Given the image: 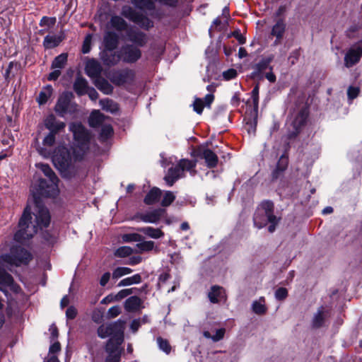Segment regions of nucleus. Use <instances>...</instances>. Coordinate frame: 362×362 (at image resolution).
Here are the masks:
<instances>
[{
  "mask_svg": "<svg viewBox=\"0 0 362 362\" xmlns=\"http://www.w3.org/2000/svg\"><path fill=\"white\" fill-rule=\"evenodd\" d=\"M35 221H31L30 209L27 206L20 218L18 230L14 234V240L19 243L31 238L37 233L38 228L42 229L49 226L50 222L49 213L45 207L36 203L35 212Z\"/></svg>",
  "mask_w": 362,
  "mask_h": 362,
  "instance_id": "1",
  "label": "nucleus"
},
{
  "mask_svg": "<svg viewBox=\"0 0 362 362\" xmlns=\"http://www.w3.org/2000/svg\"><path fill=\"white\" fill-rule=\"evenodd\" d=\"M30 259L31 255L27 250L20 246H13L9 254L0 256V267L7 264L19 266L27 264ZM6 286L14 288L13 277L4 270L0 269V290L4 291V287Z\"/></svg>",
  "mask_w": 362,
  "mask_h": 362,
  "instance_id": "2",
  "label": "nucleus"
},
{
  "mask_svg": "<svg viewBox=\"0 0 362 362\" xmlns=\"http://www.w3.org/2000/svg\"><path fill=\"white\" fill-rule=\"evenodd\" d=\"M36 166L40 168L45 175L47 177L49 180V184H47L46 180H40V194L46 197H55L59 193L58 182L59 179L53 172L52 168L47 164L37 163Z\"/></svg>",
  "mask_w": 362,
  "mask_h": 362,
  "instance_id": "3",
  "label": "nucleus"
},
{
  "mask_svg": "<svg viewBox=\"0 0 362 362\" xmlns=\"http://www.w3.org/2000/svg\"><path fill=\"white\" fill-rule=\"evenodd\" d=\"M124 322L118 320L109 325H102L98 329V335L102 339L109 336L111 338L108 341L112 340V344H122L124 341Z\"/></svg>",
  "mask_w": 362,
  "mask_h": 362,
  "instance_id": "4",
  "label": "nucleus"
},
{
  "mask_svg": "<svg viewBox=\"0 0 362 362\" xmlns=\"http://www.w3.org/2000/svg\"><path fill=\"white\" fill-rule=\"evenodd\" d=\"M195 166V161L188 159H182L176 166L169 168L164 180L168 185L171 187L177 180L184 176V172L185 170L192 171L194 173L195 171L193 169Z\"/></svg>",
  "mask_w": 362,
  "mask_h": 362,
  "instance_id": "5",
  "label": "nucleus"
},
{
  "mask_svg": "<svg viewBox=\"0 0 362 362\" xmlns=\"http://www.w3.org/2000/svg\"><path fill=\"white\" fill-rule=\"evenodd\" d=\"M69 129L73 133L76 148L74 153L77 152L78 148L83 154L89 148V141L90 135L88 131L80 122H73L69 125Z\"/></svg>",
  "mask_w": 362,
  "mask_h": 362,
  "instance_id": "6",
  "label": "nucleus"
},
{
  "mask_svg": "<svg viewBox=\"0 0 362 362\" xmlns=\"http://www.w3.org/2000/svg\"><path fill=\"white\" fill-rule=\"evenodd\" d=\"M274 204L270 201L261 203L254 216V224L259 228L265 226L268 221H274L275 216L273 214Z\"/></svg>",
  "mask_w": 362,
  "mask_h": 362,
  "instance_id": "7",
  "label": "nucleus"
},
{
  "mask_svg": "<svg viewBox=\"0 0 362 362\" xmlns=\"http://www.w3.org/2000/svg\"><path fill=\"white\" fill-rule=\"evenodd\" d=\"M54 166L59 170H66L71 163V156L69 150L64 146H59L52 155Z\"/></svg>",
  "mask_w": 362,
  "mask_h": 362,
  "instance_id": "8",
  "label": "nucleus"
},
{
  "mask_svg": "<svg viewBox=\"0 0 362 362\" xmlns=\"http://www.w3.org/2000/svg\"><path fill=\"white\" fill-rule=\"evenodd\" d=\"M122 14L125 18L137 23L141 27L144 28H149L153 26V22L147 17L134 11L130 6H123L122 8Z\"/></svg>",
  "mask_w": 362,
  "mask_h": 362,
  "instance_id": "9",
  "label": "nucleus"
},
{
  "mask_svg": "<svg viewBox=\"0 0 362 362\" xmlns=\"http://www.w3.org/2000/svg\"><path fill=\"white\" fill-rule=\"evenodd\" d=\"M362 57V42L351 46L344 57V64L347 68L358 63Z\"/></svg>",
  "mask_w": 362,
  "mask_h": 362,
  "instance_id": "10",
  "label": "nucleus"
},
{
  "mask_svg": "<svg viewBox=\"0 0 362 362\" xmlns=\"http://www.w3.org/2000/svg\"><path fill=\"white\" fill-rule=\"evenodd\" d=\"M71 93L66 92L63 93L58 99L54 110L59 116L64 117L66 113L71 112L72 106L71 103Z\"/></svg>",
  "mask_w": 362,
  "mask_h": 362,
  "instance_id": "11",
  "label": "nucleus"
},
{
  "mask_svg": "<svg viewBox=\"0 0 362 362\" xmlns=\"http://www.w3.org/2000/svg\"><path fill=\"white\" fill-rule=\"evenodd\" d=\"M141 55L140 49L132 45L124 46L121 49V57L125 62H135L141 57Z\"/></svg>",
  "mask_w": 362,
  "mask_h": 362,
  "instance_id": "12",
  "label": "nucleus"
},
{
  "mask_svg": "<svg viewBox=\"0 0 362 362\" xmlns=\"http://www.w3.org/2000/svg\"><path fill=\"white\" fill-rule=\"evenodd\" d=\"M121 344H112V341H108L106 345V351L108 356L105 359V362H119L122 349L120 348Z\"/></svg>",
  "mask_w": 362,
  "mask_h": 362,
  "instance_id": "13",
  "label": "nucleus"
},
{
  "mask_svg": "<svg viewBox=\"0 0 362 362\" xmlns=\"http://www.w3.org/2000/svg\"><path fill=\"white\" fill-rule=\"evenodd\" d=\"M308 112L306 109L300 110L294 117L291 122V125L295 130L291 133V136H296L298 133L300 129L305 124Z\"/></svg>",
  "mask_w": 362,
  "mask_h": 362,
  "instance_id": "14",
  "label": "nucleus"
},
{
  "mask_svg": "<svg viewBox=\"0 0 362 362\" xmlns=\"http://www.w3.org/2000/svg\"><path fill=\"white\" fill-rule=\"evenodd\" d=\"M127 39L138 46L142 47L146 42V35L134 28H129L127 31Z\"/></svg>",
  "mask_w": 362,
  "mask_h": 362,
  "instance_id": "15",
  "label": "nucleus"
},
{
  "mask_svg": "<svg viewBox=\"0 0 362 362\" xmlns=\"http://www.w3.org/2000/svg\"><path fill=\"white\" fill-rule=\"evenodd\" d=\"M45 126L50 132L57 134L64 129L66 124L63 122L57 120L53 115H49L45 120Z\"/></svg>",
  "mask_w": 362,
  "mask_h": 362,
  "instance_id": "16",
  "label": "nucleus"
},
{
  "mask_svg": "<svg viewBox=\"0 0 362 362\" xmlns=\"http://www.w3.org/2000/svg\"><path fill=\"white\" fill-rule=\"evenodd\" d=\"M133 73L130 70H123L115 73L112 77V81L113 83L117 86L124 85L133 78Z\"/></svg>",
  "mask_w": 362,
  "mask_h": 362,
  "instance_id": "17",
  "label": "nucleus"
},
{
  "mask_svg": "<svg viewBox=\"0 0 362 362\" xmlns=\"http://www.w3.org/2000/svg\"><path fill=\"white\" fill-rule=\"evenodd\" d=\"M199 156L205 160L208 168H212L216 166L218 163V156L210 149L205 148L199 150Z\"/></svg>",
  "mask_w": 362,
  "mask_h": 362,
  "instance_id": "18",
  "label": "nucleus"
},
{
  "mask_svg": "<svg viewBox=\"0 0 362 362\" xmlns=\"http://www.w3.org/2000/svg\"><path fill=\"white\" fill-rule=\"evenodd\" d=\"M85 70L88 76L96 79L100 77L102 68L98 62L90 59L87 62Z\"/></svg>",
  "mask_w": 362,
  "mask_h": 362,
  "instance_id": "19",
  "label": "nucleus"
},
{
  "mask_svg": "<svg viewBox=\"0 0 362 362\" xmlns=\"http://www.w3.org/2000/svg\"><path fill=\"white\" fill-rule=\"evenodd\" d=\"M286 30V24L282 20H279L272 27L271 35L276 37L274 45L280 43Z\"/></svg>",
  "mask_w": 362,
  "mask_h": 362,
  "instance_id": "20",
  "label": "nucleus"
},
{
  "mask_svg": "<svg viewBox=\"0 0 362 362\" xmlns=\"http://www.w3.org/2000/svg\"><path fill=\"white\" fill-rule=\"evenodd\" d=\"M106 119L109 118L105 117L99 110H93L89 117L88 122L90 127H98L105 124V121Z\"/></svg>",
  "mask_w": 362,
  "mask_h": 362,
  "instance_id": "21",
  "label": "nucleus"
},
{
  "mask_svg": "<svg viewBox=\"0 0 362 362\" xmlns=\"http://www.w3.org/2000/svg\"><path fill=\"white\" fill-rule=\"evenodd\" d=\"M163 212H164L163 209H155L152 211L142 214L141 216V219L142 221H144L145 223H156L160 220Z\"/></svg>",
  "mask_w": 362,
  "mask_h": 362,
  "instance_id": "22",
  "label": "nucleus"
},
{
  "mask_svg": "<svg viewBox=\"0 0 362 362\" xmlns=\"http://www.w3.org/2000/svg\"><path fill=\"white\" fill-rule=\"evenodd\" d=\"M137 230L144 233L147 237L158 239L164 236V233L160 228H156L151 226L142 227L137 228Z\"/></svg>",
  "mask_w": 362,
  "mask_h": 362,
  "instance_id": "23",
  "label": "nucleus"
},
{
  "mask_svg": "<svg viewBox=\"0 0 362 362\" xmlns=\"http://www.w3.org/2000/svg\"><path fill=\"white\" fill-rule=\"evenodd\" d=\"M118 44V37L113 32H107L104 36V46L106 49L112 51L115 49Z\"/></svg>",
  "mask_w": 362,
  "mask_h": 362,
  "instance_id": "24",
  "label": "nucleus"
},
{
  "mask_svg": "<svg viewBox=\"0 0 362 362\" xmlns=\"http://www.w3.org/2000/svg\"><path fill=\"white\" fill-rule=\"evenodd\" d=\"M327 315V310L324 307H320L313 317V327L315 328L322 327Z\"/></svg>",
  "mask_w": 362,
  "mask_h": 362,
  "instance_id": "25",
  "label": "nucleus"
},
{
  "mask_svg": "<svg viewBox=\"0 0 362 362\" xmlns=\"http://www.w3.org/2000/svg\"><path fill=\"white\" fill-rule=\"evenodd\" d=\"M63 39L62 35H48L44 38L43 45L46 49H52L58 46Z\"/></svg>",
  "mask_w": 362,
  "mask_h": 362,
  "instance_id": "26",
  "label": "nucleus"
},
{
  "mask_svg": "<svg viewBox=\"0 0 362 362\" xmlns=\"http://www.w3.org/2000/svg\"><path fill=\"white\" fill-rule=\"evenodd\" d=\"M209 298L211 303H218L225 298L224 291L222 287L214 286L209 293Z\"/></svg>",
  "mask_w": 362,
  "mask_h": 362,
  "instance_id": "27",
  "label": "nucleus"
},
{
  "mask_svg": "<svg viewBox=\"0 0 362 362\" xmlns=\"http://www.w3.org/2000/svg\"><path fill=\"white\" fill-rule=\"evenodd\" d=\"M161 196V190L159 188L153 187L151 189L144 198V202L146 204H153L157 202Z\"/></svg>",
  "mask_w": 362,
  "mask_h": 362,
  "instance_id": "28",
  "label": "nucleus"
},
{
  "mask_svg": "<svg viewBox=\"0 0 362 362\" xmlns=\"http://www.w3.org/2000/svg\"><path fill=\"white\" fill-rule=\"evenodd\" d=\"M74 88L78 95H82L86 93L89 88L85 78L78 77L74 82Z\"/></svg>",
  "mask_w": 362,
  "mask_h": 362,
  "instance_id": "29",
  "label": "nucleus"
},
{
  "mask_svg": "<svg viewBox=\"0 0 362 362\" xmlns=\"http://www.w3.org/2000/svg\"><path fill=\"white\" fill-rule=\"evenodd\" d=\"M95 86L103 93L109 95L112 93L113 88L111 84L103 78H98L95 81Z\"/></svg>",
  "mask_w": 362,
  "mask_h": 362,
  "instance_id": "30",
  "label": "nucleus"
},
{
  "mask_svg": "<svg viewBox=\"0 0 362 362\" xmlns=\"http://www.w3.org/2000/svg\"><path fill=\"white\" fill-rule=\"evenodd\" d=\"M99 103L103 110L111 113H115L118 110L117 104L110 99L106 98L100 100Z\"/></svg>",
  "mask_w": 362,
  "mask_h": 362,
  "instance_id": "31",
  "label": "nucleus"
},
{
  "mask_svg": "<svg viewBox=\"0 0 362 362\" xmlns=\"http://www.w3.org/2000/svg\"><path fill=\"white\" fill-rule=\"evenodd\" d=\"M111 26L118 31H123L127 29L126 21L120 16H114L110 19Z\"/></svg>",
  "mask_w": 362,
  "mask_h": 362,
  "instance_id": "32",
  "label": "nucleus"
},
{
  "mask_svg": "<svg viewBox=\"0 0 362 362\" xmlns=\"http://www.w3.org/2000/svg\"><path fill=\"white\" fill-rule=\"evenodd\" d=\"M252 309L257 315L264 314L267 311L264 298L260 297L258 300L254 301L252 305Z\"/></svg>",
  "mask_w": 362,
  "mask_h": 362,
  "instance_id": "33",
  "label": "nucleus"
},
{
  "mask_svg": "<svg viewBox=\"0 0 362 362\" xmlns=\"http://www.w3.org/2000/svg\"><path fill=\"white\" fill-rule=\"evenodd\" d=\"M141 303V300L139 297L132 296L125 301L124 307L128 311H134L139 308Z\"/></svg>",
  "mask_w": 362,
  "mask_h": 362,
  "instance_id": "34",
  "label": "nucleus"
},
{
  "mask_svg": "<svg viewBox=\"0 0 362 362\" xmlns=\"http://www.w3.org/2000/svg\"><path fill=\"white\" fill-rule=\"evenodd\" d=\"M132 3L137 8L143 10H153L154 3L152 0H131Z\"/></svg>",
  "mask_w": 362,
  "mask_h": 362,
  "instance_id": "35",
  "label": "nucleus"
},
{
  "mask_svg": "<svg viewBox=\"0 0 362 362\" xmlns=\"http://www.w3.org/2000/svg\"><path fill=\"white\" fill-rule=\"evenodd\" d=\"M141 276L140 274H134L130 277H127V278H125V279H123L122 280H121L119 284H118V286L119 287H122V286H130V285H132V284H139L141 283Z\"/></svg>",
  "mask_w": 362,
  "mask_h": 362,
  "instance_id": "36",
  "label": "nucleus"
},
{
  "mask_svg": "<svg viewBox=\"0 0 362 362\" xmlns=\"http://www.w3.org/2000/svg\"><path fill=\"white\" fill-rule=\"evenodd\" d=\"M67 54L62 53L54 58L52 63V69H61L64 67L67 62Z\"/></svg>",
  "mask_w": 362,
  "mask_h": 362,
  "instance_id": "37",
  "label": "nucleus"
},
{
  "mask_svg": "<svg viewBox=\"0 0 362 362\" xmlns=\"http://www.w3.org/2000/svg\"><path fill=\"white\" fill-rule=\"evenodd\" d=\"M52 93V88L51 86L45 87L42 90L40 93L37 98V102L40 105L46 103L48 99L50 98Z\"/></svg>",
  "mask_w": 362,
  "mask_h": 362,
  "instance_id": "38",
  "label": "nucleus"
},
{
  "mask_svg": "<svg viewBox=\"0 0 362 362\" xmlns=\"http://www.w3.org/2000/svg\"><path fill=\"white\" fill-rule=\"evenodd\" d=\"M113 134V129L111 124H104L102 126L101 132L100 134V139L103 141H106L109 138H110Z\"/></svg>",
  "mask_w": 362,
  "mask_h": 362,
  "instance_id": "39",
  "label": "nucleus"
},
{
  "mask_svg": "<svg viewBox=\"0 0 362 362\" xmlns=\"http://www.w3.org/2000/svg\"><path fill=\"white\" fill-rule=\"evenodd\" d=\"M155 243L151 240L141 241L136 244V247L139 252H149L153 250Z\"/></svg>",
  "mask_w": 362,
  "mask_h": 362,
  "instance_id": "40",
  "label": "nucleus"
},
{
  "mask_svg": "<svg viewBox=\"0 0 362 362\" xmlns=\"http://www.w3.org/2000/svg\"><path fill=\"white\" fill-rule=\"evenodd\" d=\"M134 252V250L129 246H122L117 248L115 252V255L118 257H126L130 256Z\"/></svg>",
  "mask_w": 362,
  "mask_h": 362,
  "instance_id": "41",
  "label": "nucleus"
},
{
  "mask_svg": "<svg viewBox=\"0 0 362 362\" xmlns=\"http://www.w3.org/2000/svg\"><path fill=\"white\" fill-rule=\"evenodd\" d=\"M273 59L274 55H270L262 59L258 64H256L257 70L259 71H264L269 66V64L273 61Z\"/></svg>",
  "mask_w": 362,
  "mask_h": 362,
  "instance_id": "42",
  "label": "nucleus"
},
{
  "mask_svg": "<svg viewBox=\"0 0 362 362\" xmlns=\"http://www.w3.org/2000/svg\"><path fill=\"white\" fill-rule=\"evenodd\" d=\"M132 272V269L129 267H117L112 272L113 279H119L123 276L129 274Z\"/></svg>",
  "mask_w": 362,
  "mask_h": 362,
  "instance_id": "43",
  "label": "nucleus"
},
{
  "mask_svg": "<svg viewBox=\"0 0 362 362\" xmlns=\"http://www.w3.org/2000/svg\"><path fill=\"white\" fill-rule=\"evenodd\" d=\"M175 199V194L170 191H166L161 202L163 206H170Z\"/></svg>",
  "mask_w": 362,
  "mask_h": 362,
  "instance_id": "44",
  "label": "nucleus"
},
{
  "mask_svg": "<svg viewBox=\"0 0 362 362\" xmlns=\"http://www.w3.org/2000/svg\"><path fill=\"white\" fill-rule=\"evenodd\" d=\"M157 343L159 348L166 354H169L171 350V347L166 339H163L161 337L157 338Z\"/></svg>",
  "mask_w": 362,
  "mask_h": 362,
  "instance_id": "45",
  "label": "nucleus"
},
{
  "mask_svg": "<svg viewBox=\"0 0 362 362\" xmlns=\"http://www.w3.org/2000/svg\"><path fill=\"white\" fill-rule=\"evenodd\" d=\"M122 238L124 242H141L143 240V237L139 233L126 234Z\"/></svg>",
  "mask_w": 362,
  "mask_h": 362,
  "instance_id": "46",
  "label": "nucleus"
},
{
  "mask_svg": "<svg viewBox=\"0 0 362 362\" xmlns=\"http://www.w3.org/2000/svg\"><path fill=\"white\" fill-rule=\"evenodd\" d=\"M136 288H125L119 291L115 296V300H120L125 297L132 294Z\"/></svg>",
  "mask_w": 362,
  "mask_h": 362,
  "instance_id": "47",
  "label": "nucleus"
},
{
  "mask_svg": "<svg viewBox=\"0 0 362 362\" xmlns=\"http://www.w3.org/2000/svg\"><path fill=\"white\" fill-rule=\"evenodd\" d=\"M56 134L49 132L43 139L42 144L44 146H52L55 143Z\"/></svg>",
  "mask_w": 362,
  "mask_h": 362,
  "instance_id": "48",
  "label": "nucleus"
},
{
  "mask_svg": "<svg viewBox=\"0 0 362 362\" xmlns=\"http://www.w3.org/2000/svg\"><path fill=\"white\" fill-rule=\"evenodd\" d=\"M56 23V18L54 17H47V16H44L42 18L41 21H40V26H47L48 28H51L52 26L54 25Z\"/></svg>",
  "mask_w": 362,
  "mask_h": 362,
  "instance_id": "49",
  "label": "nucleus"
},
{
  "mask_svg": "<svg viewBox=\"0 0 362 362\" xmlns=\"http://www.w3.org/2000/svg\"><path fill=\"white\" fill-rule=\"evenodd\" d=\"M92 40V35L90 34H88L86 36L83 47H82V52L84 54L88 53L90 50V44Z\"/></svg>",
  "mask_w": 362,
  "mask_h": 362,
  "instance_id": "50",
  "label": "nucleus"
},
{
  "mask_svg": "<svg viewBox=\"0 0 362 362\" xmlns=\"http://www.w3.org/2000/svg\"><path fill=\"white\" fill-rule=\"evenodd\" d=\"M360 89L358 87L349 86L347 90V95L349 100H353L359 94Z\"/></svg>",
  "mask_w": 362,
  "mask_h": 362,
  "instance_id": "51",
  "label": "nucleus"
},
{
  "mask_svg": "<svg viewBox=\"0 0 362 362\" xmlns=\"http://www.w3.org/2000/svg\"><path fill=\"white\" fill-rule=\"evenodd\" d=\"M204 106V100L200 98H196L193 103L194 110L199 115L202 113Z\"/></svg>",
  "mask_w": 362,
  "mask_h": 362,
  "instance_id": "52",
  "label": "nucleus"
},
{
  "mask_svg": "<svg viewBox=\"0 0 362 362\" xmlns=\"http://www.w3.org/2000/svg\"><path fill=\"white\" fill-rule=\"evenodd\" d=\"M288 296V291L285 288H279L275 292V298L279 300H284Z\"/></svg>",
  "mask_w": 362,
  "mask_h": 362,
  "instance_id": "53",
  "label": "nucleus"
},
{
  "mask_svg": "<svg viewBox=\"0 0 362 362\" xmlns=\"http://www.w3.org/2000/svg\"><path fill=\"white\" fill-rule=\"evenodd\" d=\"M121 313V308L118 305L111 307L107 311V316L113 318L118 316Z\"/></svg>",
  "mask_w": 362,
  "mask_h": 362,
  "instance_id": "54",
  "label": "nucleus"
},
{
  "mask_svg": "<svg viewBox=\"0 0 362 362\" xmlns=\"http://www.w3.org/2000/svg\"><path fill=\"white\" fill-rule=\"evenodd\" d=\"M237 76L236 70L233 69H228L223 73V76L226 80H230Z\"/></svg>",
  "mask_w": 362,
  "mask_h": 362,
  "instance_id": "55",
  "label": "nucleus"
},
{
  "mask_svg": "<svg viewBox=\"0 0 362 362\" xmlns=\"http://www.w3.org/2000/svg\"><path fill=\"white\" fill-rule=\"evenodd\" d=\"M225 334V329L221 328L218 330H216V334L212 336L211 339L214 341H218L221 339H222Z\"/></svg>",
  "mask_w": 362,
  "mask_h": 362,
  "instance_id": "56",
  "label": "nucleus"
},
{
  "mask_svg": "<svg viewBox=\"0 0 362 362\" xmlns=\"http://www.w3.org/2000/svg\"><path fill=\"white\" fill-rule=\"evenodd\" d=\"M77 312L74 307L70 306L67 308L66 311V316L68 319L72 320L74 319L76 316Z\"/></svg>",
  "mask_w": 362,
  "mask_h": 362,
  "instance_id": "57",
  "label": "nucleus"
},
{
  "mask_svg": "<svg viewBox=\"0 0 362 362\" xmlns=\"http://www.w3.org/2000/svg\"><path fill=\"white\" fill-rule=\"evenodd\" d=\"M251 99L252 100L254 115H255V117H257L259 107V95H251Z\"/></svg>",
  "mask_w": 362,
  "mask_h": 362,
  "instance_id": "58",
  "label": "nucleus"
},
{
  "mask_svg": "<svg viewBox=\"0 0 362 362\" xmlns=\"http://www.w3.org/2000/svg\"><path fill=\"white\" fill-rule=\"evenodd\" d=\"M60 351V344L59 342H54L49 347V354L54 355V354Z\"/></svg>",
  "mask_w": 362,
  "mask_h": 362,
  "instance_id": "59",
  "label": "nucleus"
},
{
  "mask_svg": "<svg viewBox=\"0 0 362 362\" xmlns=\"http://www.w3.org/2000/svg\"><path fill=\"white\" fill-rule=\"evenodd\" d=\"M142 261V257L140 256H134L129 259L127 264L130 265H136L141 263Z\"/></svg>",
  "mask_w": 362,
  "mask_h": 362,
  "instance_id": "60",
  "label": "nucleus"
},
{
  "mask_svg": "<svg viewBox=\"0 0 362 362\" xmlns=\"http://www.w3.org/2000/svg\"><path fill=\"white\" fill-rule=\"evenodd\" d=\"M86 93L88 95V96L92 100H95L98 98V92L93 88H89Z\"/></svg>",
  "mask_w": 362,
  "mask_h": 362,
  "instance_id": "61",
  "label": "nucleus"
},
{
  "mask_svg": "<svg viewBox=\"0 0 362 362\" xmlns=\"http://www.w3.org/2000/svg\"><path fill=\"white\" fill-rule=\"evenodd\" d=\"M61 75V71L59 69H56L51 72L48 76V80L49 81H55L59 76Z\"/></svg>",
  "mask_w": 362,
  "mask_h": 362,
  "instance_id": "62",
  "label": "nucleus"
},
{
  "mask_svg": "<svg viewBox=\"0 0 362 362\" xmlns=\"http://www.w3.org/2000/svg\"><path fill=\"white\" fill-rule=\"evenodd\" d=\"M110 278V272H105L101 277L100 280V284L102 286H105L107 282L109 281Z\"/></svg>",
  "mask_w": 362,
  "mask_h": 362,
  "instance_id": "63",
  "label": "nucleus"
},
{
  "mask_svg": "<svg viewBox=\"0 0 362 362\" xmlns=\"http://www.w3.org/2000/svg\"><path fill=\"white\" fill-rule=\"evenodd\" d=\"M232 35L238 40L240 44H244L245 42V38L242 35L239 30L233 32Z\"/></svg>",
  "mask_w": 362,
  "mask_h": 362,
  "instance_id": "64",
  "label": "nucleus"
}]
</instances>
